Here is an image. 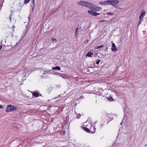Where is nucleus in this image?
Returning <instances> with one entry per match:
<instances>
[{"label":"nucleus","instance_id":"1","mask_svg":"<svg viewBox=\"0 0 147 147\" xmlns=\"http://www.w3.org/2000/svg\"><path fill=\"white\" fill-rule=\"evenodd\" d=\"M78 4L82 6L87 7L89 8L90 9L92 3L90 2H88L83 1H79L78 3Z\"/></svg>","mask_w":147,"mask_h":147},{"label":"nucleus","instance_id":"2","mask_svg":"<svg viewBox=\"0 0 147 147\" xmlns=\"http://www.w3.org/2000/svg\"><path fill=\"white\" fill-rule=\"evenodd\" d=\"M18 109V108L16 106L11 105H8L7 107L6 112H9L13 111H16Z\"/></svg>","mask_w":147,"mask_h":147},{"label":"nucleus","instance_id":"3","mask_svg":"<svg viewBox=\"0 0 147 147\" xmlns=\"http://www.w3.org/2000/svg\"><path fill=\"white\" fill-rule=\"evenodd\" d=\"M83 128V129L86 132L91 133H94L95 131V129H96L93 126H91L90 129H88L85 127H84Z\"/></svg>","mask_w":147,"mask_h":147},{"label":"nucleus","instance_id":"4","mask_svg":"<svg viewBox=\"0 0 147 147\" xmlns=\"http://www.w3.org/2000/svg\"><path fill=\"white\" fill-rule=\"evenodd\" d=\"M119 3L118 0H109V5H111L115 7L117 6V5Z\"/></svg>","mask_w":147,"mask_h":147},{"label":"nucleus","instance_id":"5","mask_svg":"<svg viewBox=\"0 0 147 147\" xmlns=\"http://www.w3.org/2000/svg\"><path fill=\"white\" fill-rule=\"evenodd\" d=\"M90 9H92L93 10L98 11L102 9V8L92 3Z\"/></svg>","mask_w":147,"mask_h":147},{"label":"nucleus","instance_id":"6","mask_svg":"<svg viewBox=\"0 0 147 147\" xmlns=\"http://www.w3.org/2000/svg\"><path fill=\"white\" fill-rule=\"evenodd\" d=\"M88 12L89 14L94 16H97L100 14L99 13H98L96 12H93L92 10H89Z\"/></svg>","mask_w":147,"mask_h":147},{"label":"nucleus","instance_id":"7","mask_svg":"<svg viewBox=\"0 0 147 147\" xmlns=\"http://www.w3.org/2000/svg\"><path fill=\"white\" fill-rule=\"evenodd\" d=\"M99 3L102 5H109V0H107L106 1L100 2Z\"/></svg>","mask_w":147,"mask_h":147},{"label":"nucleus","instance_id":"8","mask_svg":"<svg viewBox=\"0 0 147 147\" xmlns=\"http://www.w3.org/2000/svg\"><path fill=\"white\" fill-rule=\"evenodd\" d=\"M111 49L112 51H115L117 50V49L116 48V46L115 44L114 43H113L112 44V47Z\"/></svg>","mask_w":147,"mask_h":147},{"label":"nucleus","instance_id":"9","mask_svg":"<svg viewBox=\"0 0 147 147\" xmlns=\"http://www.w3.org/2000/svg\"><path fill=\"white\" fill-rule=\"evenodd\" d=\"M93 53L92 52H89L87 54H86V56L87 57H91L92 56V55H93Z\"/></svg>","mask_w":147,"mask_h":147},{"label":"nucleus","instance_id":"10","mask_svg":"<svg viewBox=\"0 0 147 147\" xmlns=\"http://www.w3.org/2000/svg\"><path fill=\"white\" fill-rule=\"evenodd\" d=\"M53 70H60L61 69V68L59 67V66H56L55 67H53Z\"/></svg>","mask_w":147,"mask_h":147},{"label":"nucleus","instance_id":"11","mask_svg":"<svg viewBox=\"0 0 147 147\" xmlns=\"http://www.w3.org/2000/svg\"><path fill=\"white\" fill-rule=\"evenodd\" d=\"M38 93L35 92H34V93L32 95L34 96H35V97H38Z\"/></svg>","mask_w":147,"mask_h":147},{"label":"nucleus","instance_id":"12","mask_svg":"<svg viewBox=\"0 0 147 147\" xmlns=\"http://www.w3.org/2000/svg\"><path fill=\"white\" fill-rule=\"evenodd\" d=\"M35 1H31V6L35 7Z\"/></svg>","mask_w":147,"mask_h":147},{"label":"nucleus","instance_id":"13","mask_svg":"<svg viewBox=\"0 0 147 147\" xmlns=\"http://www.w3.org/2000/svg\"><path fill=\"white\" fill-rule=\"evenodd\" d=\"M146 14V12L145 10H143L142 11V12L140 15L141 16H144Z\"/></svg>","mask_w":147,"mask_h":147},{"label":"nucleus","instance_id":"14","mask_svg":"<svg viewBox=\"0 0 147 147\" xmlns=\"http://www.w3.org/2000/svg\"><path fill=\"white\" fill-rule=\"evenodd\" d=\"M144 17V16H140L139 18V20H141V21H143V18Z\"/></svg>","mask_w":147,"mask_h":147},{"label":"nucleus","instance_id":"15","mask_svg":"<svg viewBox=\"0 0 147 147\" xmlns=\"http://www.w3.org/2000/svg\"><path fill=\"white\" fill-rule=\"evenodd\" d=\"M108 100L109 101H113V98L111 97H109L108 98Z\"/></svg>","mask_w":147,"mask_h":147},{"label":"nucleus","instance_id":"16","mask_svg":"<svg viewBox=\"0 0 147 147\" xmlns=\"http://www.w3.org/2000/svg\"><path fill=\"white\" fill-rule=\"evenodd\" d=\"M30 1V0H24V4H27Z\"/></svg>","mask_w":147,"mask_h":147},{"label":"nucleus","instance_id":"17","mask_svg":"<svg viewBox=\"0 0 147 147\" xmlns=\"http://www.w3.org/2000/svg\"><path fill=\"white\" fill-rule=\"evenodd\" d=\"M104 46V45H100V46H97L96 48V49H100V48H101L102 47H103Z\"/></svg>","mask_w":147,"mask_h":147},{"label":"nucleus","instance_id":"18","mask_svg":"<svg viewBox=\"0 0 147 147\" xmlns=\"http://www.w3.org/2000/svg\"><path fill=\"white\" fill-rule=\"evenodd\" d=\"M107 14L109 15H113V13L111 12H108L107 13Z\"/></svg>","mask_w":147,"mask_h":147},{"label":"nucleus","instance_id":"19","mask_svg":"<svg viewBox=\"0 0 147 147\" xmlns=\"http://www.w3.org/2000/svg\"><path fill=\"white\" fill-rule=\"evenodd\" d=\"M52 40L53 41H57V40L56 38H52Z\"/></svg>","mask_w":147,"mask_h":147},{"label":"nucleus","instance_id":"20","mask_svg":"<svg viewBox=\"0 0 147 147\" xmlns=\"http://www.w3.org/2000/svg\"><path fill=\"white\" fill-rule=\"evenodd\" d=\"M80 117V114H78L76 116V118H79Z\"/></svg>","mask_w":147,"mask_h":147},{"label":"nucleus","instance_id":"21","mask_svg":"<svg viewBox=\"0 0 147 147\" xmlns=\"http://www.w3.org/2000/svg\"><path fill=\"white\" fill-rule=\"evenodd\" d=\"M32 7V11H34V9L35 7H34L33 6H31Z\"/></svg>","mask_w":147,"mask_h":147},{"label":"nucleus","instance_id":"22","mask_svg":"<svg viewBox=\"0 0 147 147\" xmlns=\"http://www.w3.org/2000/svg\"><path fill=\"white\" fill-rule=\"evenodd\" d=\"M100 61V60H98V61H97L96 62V64H98L99 63Z\"/></svg>","mask_w":147,"mask_h":147},{"label":"nucleus","instance_id":"23","mask_svg":"<svg viewBox=\"0 0 147 147\" xmlns=\"http://www.w3.org/2000/svg\"><path fill=\"white\" fill-rule=\"evenodd\" d=\"M15 28V26H12V29L13 30V31H14V29Z\"/></svg>","mask_w":147,"mask_h":147},{"label":"nucleus","instance_id":"24","mask_svg":"<svg viewBox=\"0 0 147 147\" xmlns=\"http://www.w3.org/2000/svg\"><path fill=\"white\" fill-rule=\"evenodd\" d=\"M142 21H141V20H139V22L138 26L140 24H141Z\"/></svg>","mask_w":147,"mask_h":147},{"label":"nucleus","instance_id":"25","mask_svg":"<svg viewBox=\"0 0 147 147\" xmlns=\"http://www.w3.org/2000/svg\"><path fill=\"white\" fill-rule=\"evenodd\" d=\"M104 21L106 22L107 21L106 20H102L100 21H99V22H104Z\"/></svg>","mask_w":147,"mask_h":147},{"label":"nucleus","instance_id":"26","mask_svg":"<svg viewBox=\"0 0 147 147\" xmlns=\"http://www.w3.org/2000/svg\"><path fill=\"white\" fill-rule=\"evenodd\" d=\"M78 27L76 29V34L77 33V31H78Z\"/></svg>","mask_w":147,"mask_h":147},{"label":"nucleus","instance_id":"27","mask_svg":"<svg viewBox=\"0 0 147 147\" xmlns=\"http://www.w3.org/2000/svg\"><path fill=\"white\" fill-rule=\"evenodd\" d=\"M12 19V17H11V16H9V19L10 21H11Z\"/></svg>","mask_w":147,"mask_h":147},{"label":"nucleus","instance_id":"28","mask_svg":"<svg viewBox=\"0 0 147 147\" xmlns=\"http://www.w3.org/2000/svg\"><path fill=\"white\" fill-rule=\"evenodd\" d=\"M3 107H2V105H0V108H3Z\"/></svg>","mask_w":147,"mask_h":147},{"label":"nucleus","instance_id":"29","mask_svg":"<svg viewBox=\"0 0 147 147\" xmlns=\"http://www.w3.org/2000/svg\"><path fill=\"white\" fill-rule=\"evenodd\" d=\"M2 45H1L0 46V50H1V49L2 48Z\"/></svg>","mask_w":147,"mask_h":147},{"label":"nucleus","instance_id":"30","mask_svg":"<svg viewBox=\"0 0 147 147\" xmlns=\"http://www.w3.org/2000/svg\"><path fill=\"white\" fill-rule=\"evenodd\" d=\"M100 126L101 127H102L103 126V124H101L100 125Z\"/></svg>","mask_w":147,"mask_h":147},{"label":"nucleus","instance_id":"31","mask_svg":"<svg viewBox=\"0 0 147 147\" xmlns=\"http://www.w3.org/2000/svg\"><path fill=\"white\" fill-rule=\"evenodd\" d=\"M58 97H55L54 98V99H56L57 98H58Z\"/></svg>","mask_w":147,"mask_h":147},{"label":"nucleus","instance_id":"32","mask_svg":"<svg viewBox=\"0 0 147 147\" xmlns=\"http://www.w3.org/2000/svg\"><path fill=\"white\" fill-rule=\"evenodd\" d=\"M88 42V40H86V42Z\"/></svg>","mask_w":147,"mask_h":147},{"label":"nucleus","instance_id":"33","mask_svg":"<svg viewBox=\"0 0 147 147\" xmlns=\"http://www.w3.org/2000/svg\"><path fill=\"white\" fill-rule=\"evenodd\" d=\"M60 95H59V96H58L59 97H60Z\"/></svg>","mask_w":147,"mask_h":147},{"label":"nucleus","instance_id":"34","mask_svg":"<svg viewBox=\"0 0 147 147\" xmlns=\"http://www.w3.org/2000/svg\"><path fill=\"white\" fill-rule=\"evenodd\" d=\"M32 0V1H35V0Z\"/></svg>","mask_w":147,"mask_h":147},{"label":"nucleus","instance_id":"35","mask_svg":"<svg viewBox=\"0 0 147 147\" xmlns=\"http://www.w3.org/2000/svg\"><path fill=\"white\" fill-rule=\"evenodd\" d=\"M121 124H122V122L121 123Z\"/></svg>","mask_w":147,"mask_h":147},{"label":"nucleus","instance_id":"36","mask_svg":"<svg viewBox=\"0 0 147 147\" xmlns=\"http://www.w3.org/2000/svg\"><path fill=\"white\" fill-rule=\"evenodd\" d=\"M29 18H29V17H28V19H29Z\"/></svg>","mask_w":147,"mask_h":147}]
</instances>
